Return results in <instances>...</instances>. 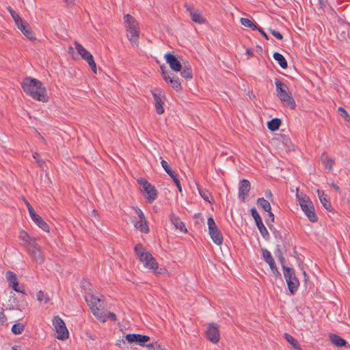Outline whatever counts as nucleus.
Returning <instances> with one entry per match:
<instances>
[{
  "instance_id": "obj_1",
  "label": "nucleus",
  "mask_w": 350,
  "mask_h": 350,
  "mask_svg": "<svg viewBox=\"0 0 350 350\" xmlns=\"http://www.w3.org/2000/svg\"><path fill=\"white\" fill-rule=\"evenodd\" d=\"M21 87L25 94L32 98L43 103L48 101L46 90L40 81L26 77L22 81Z\"/></svg>"
},
{
  "instance_id": "obj_2",
  "label": "nucleus",
  "mask_w": 350,
  "mask_h": 350,
  "mask_svg": "<svg viewBox=\"0 0 350 350\" xmlns=\"http://www.w3.org/2000/svg\"><path fill=\"white\" fill-rule=\"evenodd\" d=\"M135 252L145 268L154 271L155 273H161V271H157L159 265L155 258L144 248L142 244H137L135 247Z\"/></svg>"
},
{
  "instance_id": "obj_3",
  "label": "nucleus",
  "mask_w": 350,
  "mask_h": 350,
  "mask_svg": "<svg viewBox=\"0 0 350 350\" xmlns=\"http://www.w3.org/2000/svg\"><path fill=\"white\" fill-rule=\"evenodd\" d=\"M123 20L128 39L132 44L138 46L139 27L137 21L130 14H125Z\"/></svg>"
},
{
  "instance_id": "obj_4",
  "label": "nucleus",
  "mask_w": 350,
  "mask_h": 350,
  "mask_svg": "<svg viewBox=\"0 0 350 350\" xmlns=\"http://www.w3.org/2000/svg\"><path fill=\"white\" fill-rule=\"evenodd\" d=\"M275 84L276 95L280 100L284 106L294 109L295 107V101L291 96L287 85L278 79H275Z\"/></svg>"
},
{
  "instance_id": "obj_5",
  "label": "nucleus",
  "mask_w": 350,
  "mask_h": 350,
  "mask_svg": "<svg viewBox=\"0 0 350 350\" xmlns=\"http://www.w3.org/2000/svg\"><path fill=\"white\" fill-rule=\"evenodd\" d=\"M85 299L94 315L100 321L105 322L106 317L104 313L103 300L92 294L87 295Z\"/></svg>"
},
{
  "instance_id": "obj_6",
  "label": "nucleus",
  "mask_w": 350,
  "mask_h": 350,
  "mask_svg": "<svg viewBox=\"0 0 350 350\" xmlns=\"http://www.w3.org/2000/svg\"><path fill=\"white\" fill-rule=\"evenodd\" d=\"M284 277L288 285V288L291 295H294L299 286V282L297 278L295 271L293 269L282 266Z\"/></svg>"
},
{
  "instance_id": "obj_7",
  "label": "nucleus",
  "mask_w": 350,
  "mask_h": 350,
  "mask_svg": "<svg viewBox=\"0 0 350 350\" xmlns=\"http://www.w3.org/2000/svg\"><path fill=\"white\" fill-rule=\"evenodd\" d=\"M75 49L77 50L78 54L81 56V57L85 60L92 69V70L96 74L97 68L96 64L94 60V57L92 55L85 49L81 44L75 42Z\"/></svg>"
},
{
  "instance_id": "obj_8",
  "label": "nucleus",
  "mask_w": 350,
  "mask_h": 350,
  "mask_svg": "<svg viewBox=\"0 0 350 350\" xmlns=\"http://www.w3.org/2000/svg\"><path fill=\"white\" fill-rule=\"evenodd\" d=\"M53 325L57 333V338L65 340L68 338L69 333L64 321L58 316L53 319Z\"/></svg>"
},
{
  "instance_id": "obj_9",
  "label": "nucleus",
  "mask_w": 350,
  "mask_h": 350,
  "mask_svg": "<svg viewBox=\"0 0 350 350\" xmlns=\"http://www.w3.org/2000/svg\"><path fill=\"white\" fill-rule=\"evenodd\" d=\"M208 232L213 241L217 245H221L223 237L212 217L207 219Z\"/></svg>"
},
{
  "instance_id": "obj_10",
  "label": "nucleus",
  "mask_w": 350,
  "mask_h": 350,
  "mask_svg": "<svg viewBox=\"0 0 350 350\" xmlns=\"http://www.w3.org/2000/svg\"><path fill=\"white\" fill-rule=\"evenodd\" d=\"M137 183L143 187L144 196L147 200L149 202H153L157 196V190L154 187L144 178H139Z\"/></svg>"
},
{
  "instance_id": "obj_11",
  "label": "nucleus",
  "mask_w": 350,
  "mask_h": 350,
  "mask_svg": "<svg viewBox=\"0 0 350 350\" xmlns=\"http://www.w3.org/2000/svg\"><path fill=\"white\" fill-rule=\"evenodd\" d=\"M133 209L138 216V220L133 219L132 221L134 226L140 232L148 233L149 232V227L144 213L137 207H133Z\"/></svg>"
},
{
  "instance_id": "obj_12",
  "label": "nucleus",
  "mask_w": 350,
  "mask_h": 350,
  "mask_svg": "<svg viewBox=\"0 0 350 350\" xmlns=\"http://www.w3.org/2000/svg\"><path fill=\"white\" fill-rule=\"evenodd\" d=\"M27 251L34 262L40 265L44 262V255L43 254L42 247L38 244L32 243L31 247H27Z\"/></svg>"
},
{
  "instance_id": "obj_13",
  "label": "nucleus",
  "mask_w": 350,
  "mask_h": 350,
  "mask_svg": "<svg viewBox=\"0 0 350 350\" xmlns=\"http://www.w3.org/2000/svg\"><path fill=\"white\" fill-rule=\"evenodd\" d=\"M152 94L154 100V107L156 109V111L158 114H162L164 112L163 108V99L165 98V96L163 92L159 90H152Z\"/></svg>"
},
{
  "instance_id": "obj_14",
  "label": "nucleus",
  "mask_w": 350,
  "mask_h": 350,
  "mask_svg": "<svg viewBox=\"0 0 350 350\" xmlns=\"http://www.w3.org/2000/svg\"><path fill=\"white\" fill-rule=\"evenodd\" d=\"M207 339L213 344H217L220 340L219 327L217 324L211 323L206 331Z\"/></svg>"
},
{
  "instance_id": "obj_15",
  "label": "nucleus",
  "mask_w": 350,
  "mask_h": 350,
  "mask_svg": "<svg viewBox=\"0 0 350 350\" xmlns=\"http://www.w3.org/2000/svg\"><path fill=\"white\" fill-rule=\"evenodd\" d=\"M165 59L172 70L175 72L181 71L182 64L174 55L167 53L165 55Z\"/></svg>"
},
{
  "instance_id": "obj_16",
  "label": "nucleus",
  "mask_w": 350,
  "mask_h": 350,
  "mask_svg": "<svg viewBox=\"0 0 350 350\" xmlns=\"http://www.w3.org/2000/svg\"><path fill=\"white\" fill-rule=\"evenodd\" d=\"M250 190V183L246 179H243L240 182L239 187L238 197L242 202L245 201L248 193Z\"/></svg>"
},
{
  "instance_id": "obj_17",
  "label": "nucleus",
  "mask_w": 350,
  "mask_h": 350,
  "mask_svg": "<svg viewBox=\"0 0 350 350\" xmlns=\"http://www.w3.org/2000/svg\"><path fill=\"white\" fill-rule=\"evenodd\" d=\"M185 7L187 11L189 12V15L193 22L199 24H203L206 22V19L200 11L194 10L190 5H186Z\"/></svg>"
},
{
  "instance_id": "obj_18",
  "label": "nucleus",
  "mask_w": 350,
  "mask_h": 350,
  "mask_svg": "<svg viewBox=\"0 0 350 350\" xmlns=\"http://www.w3.org/2000/svg\"><path fill=\"white\" fill-rule=\"evenodd\" d=\"M125 338L129 342H135L141 346H144V343L150 340V338L148 336L135 334H126Z\"/></svg>"
},
{
  "instance_id": "obj_19",
  "label": "nucleus",
  "mask_w": 350,
  "mask_h": 350,
  "mask_svg": "<svg viewBox=\"0 0 350 350\" xmlns=\"http://www.w3.org/2000/svg\"><path fill=\"white\" fill-rule=\"evenodd\" d=\"M18 238L20 241H21L23 245L27 248L32 245V243H36L37 239L34 237L30 236L26 231L24 230H21L19 231Z\"/></svg>"
},
{
  "instance_id": "obj_20",
  "label": "nucleus",
  "mask_w": 350,
  "mask_h": 350,
  "mask_svg": "<svg viewBox=\"0 0 350 350\" xmlns=\"http://www.w3.org/2000/svg\"><path fill=\"white\" fill-rule=\"evenodd\" d=\"M5 277L10 287H12L16 292L23 293V290H21L18 286V284L17 277L15 273L12 271H8L5 274Z\"/></svg>"
},
{
  "instance_id": "obj_21",
  "label": "nucleus",
  "mask_w": 350,
  "mask_h": 350,
  "mask_svg": "<svg viewBox=\"0 0 350 350\" xmlns=\"http://www.w3.org/2000/svg\"><path fill=\"white\" fill-rule=\"evenodd\" d=\"M258 205L261 207L265 211L268 212L271 221L274 220V215L271 211L270 203L263 198H260L257 200Z\"/></svg>"
},
{
  "instance_id": "obj_22",
  "label": "nucleus",
  "mask_w": 350,
  "mask_h": 350,
  "mask_svg": "<svg viewBox=\"0 0 350 350\" xmlns=\"http://www.w3.org/2000/svg\"><path fill=\"white\" fill-rule=\"evenodd\" d=\"M18 29L30 40L36 39L35 34L31 30V27L25 22Z\"/></svg>"
},
{
  "instance_id": "obj_23",
  "label": "nucleus",
  "mask_w": 350,
  "mask_h": 350,
  "mask_svg": "<svg viewBox=\"0 0 350 350\" xmlns=\"http://www.w3.org/2000/svg\"><path fill=\"white\" fill-rule=\"evenodd\" d=\"M170 221L174 224L176 229L179 230L180 232L186 233L187 232L183 222L180 221L178 217L174 214L170 215Z\"/></svg>"
},
{
  "instance_id": "obj_24",
  "label": "nucleus",
  "mask_w": 350,
  "mask_h": 350,
  "mask_svg": "<svg viewBox=\"0 0 350 350\" xmlns=\"http://www.w3.org/2000/svg\"><path fill=\"white\" fill-rule=\"evenodd\" d=\"M301 210L304 212L305 215L311 222H315L317 221L318 217L315 213L313 205L307 206L306 208L302 207Z\"/></svg>"
},
{
  "instance_id": "obj_25",
  "label": "nucleus",
  "mask_w": 350,
  "mask_h": 350,
  "mask_svg": "<svg viewBox=\"0 0 350 350\" xmlns=\"http://www.w3.org/2000/svg\"><path fill=\"white\" fill-rule=\"evenodd\" d=\"M318 197L322 204L323 206L327 210L330 211L332 210V206L329 202V198L327 195L324 193L322 190L318 189L317 191Z\"/></svg>"
},
{
  "instance_id": "obj_26",
  "label": "nucleus",
  "mask_w": 350,
  "mask_h": 350,
  "mask_svg": "<svg viewBox=\"0 0 350 350\" xmlns=\"http://www.w3.org/2000/svg\"><path fill=\"white\" fill-rule=\"evenodd\" d=\"M296 196H297V200L299 202V204L301 208H302V207H305L306 208V206H307L313 205L312 202L310 200V199L309 198V197H308L305 194H302V193L299 194V189H297Z\"/></svg>"
},
{
  "instance_id": "obj_27",
  "label": "nucleus",
  "mask_w": 350,
  "mask_h": 350,
  "mask_svg": "<svg viewBox=\"0 0 350 350\" xmlns=\"http://www.w3.org/2000/svg\"><path fill=\"white\" fill-rule=\"evenodd\" d=\"M329 337L331 342L338 347H344V346H345V345L347 343V342L345 339L342 338L340 336H339L337 334H330Z\"/></svg>"
},
{
  "instance_id": "obj_28",
  "label": "nucleus",
  "mask_w": 350,
  "mask_h": 350,
  "mask_svg": "<svg viewBox=\"0 0 350 350\" xmlns=\"http://www.w3.org/2000/svg\"><path fill=\"white\" fill-rule=\"evenodd\" d=\"M31 219L42 230L45 232H49L50 228L49 225L42 219V217L39 215H36Z\"/></svg>"
},
{
  "instance_id": "obj_29",
  "label": "nucleus",
  "mask_w": 350,
  "mask_h": 350,
  "mask_svg": "<svg viewBox=\"0 0 350 350\" xmlns=\"http://www.w3.org/2000/svg\"><path fill=\"white\" fill-rule=\"evenodd\" d=\"M7 9L9 11L10 14H11L17 27H19V26H21L24 23H25V21H23L22 18L18 15V14L10 6H8Z\"/></svg>"
},
{
  "instance_id": "obj_30",
  "label": "nucleus",
  "mask_w": 350,
  "mask_h": 350,
  "mask_svg": "<svg viewBox=\"0 0 350 350\" xmlns=\"http://www.w3.org/2000/svg\"><path fill=\"white\" fill-rule=\"evenodd\" d=\"M321 161L325 168L329 170H332L334 161L332 158H329L327 154H323L321 156Z\"/></svg>"
},
{
  "instance_id": "obj_31",
  "label": "nucleus",
  "mask_w": 350,
  "mask_h": 350,
  "mask_svg": "<svg viewBox=\"0 0 350 350\" xmlns=\"http://www.w3.org/2000/svg\"><path fill=\"white\" fill-rule=\"evenodd\" d=\"M284 338L291 345L294 350H302L297 340L295 339L291 335L285 333Z\"/></svg>"
},
{
  "instance_id": "obj_32",
  "label": "nucleus",
  "mask_w": 350,
  "mask_h": 350,
  "mask_svg": "<svg viewBox=\"0 0 350 350\" xmlns=\"http://www.w3.org/2000/svg\"><path fill=\"white\" fill-rule=\"evenodd\" d=\"M273 58L275 59V61L278 62V63L279 64V65L284 69L286 68H287V62L286 61L285 58L284 57V56L278 53V52H275L273 53Z\"/></svg>"
},
{
  "instance_id": "obj_33",
  "label": "nucleus",
  "mask_w": 350,
  "mask_h": 350,
  "mask_svg": "<svg viewBox=\"0 0 350 350\" xmlns=\"http://www.w3.org/2000/svg\"><path fill=\"white\" fill-rule=\"evenodd\" d=\"M199 194L206 201L210 204L213 203V198L211 193L206 189H201L198 188Z\"/></svg>"
},
{
  "instance_id": "obj_34",
  "label": "nucleus",
  "mask_w": 350,
  "mask_h": 350,
  "mask_svg": "<svg viewBox=\"0 0 350 350\" xmlns=\"http://www.w3.org/2000/svg\"><path fill=\"white\" fill-rule=\"evenodd\" d=\"M258 230L260 231L261 235L265 239H269V234L268 230H267L266 227L264 226L262 221H258V222L256 223Z\"/></svg>"
},
{
  "instance_id": "obj_35",
  "label": "nucleus",
  "mask_w": 350,
  "mask_h": 350,
  "mask_svg": "<svg viewBox=\"0 0 350 350\" xmlns=\"http://www.w3.org/2000/svg\"><path fill=\"white\" fill-rule=\"evenodd\" d=\"M167 82L170 83L172 88L176 91H179L181 89V84L178 78L170 76Z\"/></svg>"
},
{
  "instance_id": "obj_36",
  "label": "nucleus",
  "mask_w": 350,
  "mask_h": 350,
  "mask_svg": "<svg viewBox=\"0 0 350 350\" xmlns=\"http://www.w3.org/2000/svg\"><path fill=\"white\" fill-rule=\"evenodd\" d=\"M280 120L278 118H274L271 121L268 122L267 127L271 131H275L278 130L280 126Z\"/></svg>"
},
{
  "instance_id": "obj_37",
  "label": "nucleus",
  "mask_w": 350,
  "mask_h": 350,
  "mask_svg": "<svg viewBox=\"0 0 350 350\" xmlns=\"http://www.w3.org/2000/svg\"><path fill=\"white\" fill-rule=\"evenodd\" d=\"M240 22L242 25L246 27L251 28L253 30L257 29V26L249 18H241Z\"/></svg>"
},
{
  "instance_id": "obj_38",
  "label": "nucleus",
  "mask_w": 350,
  "mask_h": 350,
  "mask_svg": "<svg viewBox=\"0 0 350 350\" xmlns=\"http://www.w3.org/2000/svg\"><path fill=\"white\" fill-rule=\"evenodd\" d=\"M180 75L186 79H191L193 77L192 71L189 66H184Z\"/></svg>"
},
{
  "instance_id": "obj_39",
  "label": "nucleus",
  "mask_w": 350,
  "mask_h": 350,
  "mask_svg": "<svg viewBox=\"0 0 350 350\" xmlns=\"http://www.w3.org/2000/svg\"><path fill=\"white\" fill-rule=\"evenodd\" d=\"M37 299L40 301H44L45 304H47L50 301V297L48 295L45 294L43 291H40L37 293Z\"/></svg>"
},
{
  "instance_id": "obj_40",
  "label": "nucleus",
  "mask_w": 350,
  "mask_h": 350,
  "mask_svg": "<svg viewBox=\"0 0 350 350\" xmlns=\"http://www.w3.org/2000/svg\"><path fill=\"white\" fill-rule=\"evenodd\" d=\"M25 329V325L22 323H15L12 327V332L14 334H21Z\"/></svg>"
},
{
  "instance_id": "obj_41",
  "label": "nucleus",
  "mask_w": 350,
  "mask_h": 350,
  "mask_svg": "<svg viewBox=\"0 0 350 350\" xmlns=\"http://www.w3.org/2000/svg\"><path fill=\"white\" fill-rule=\"evenodd\" d=\"M262 255L264 260L267 263L271 262V261L273 260V258H272L271 253L267 249L262 250Z\"/></svg>"
},
{
  "instance_id": "obj_42",
  "label": "nucleus",
  "mask_w": 350,
  "mask_h": 350,
  "mask_svg": "<svg viewBox=\"0 0 350 350\" xmlns=\"http://www.w3.org/2000/svg\"><path fill=\"white\" fill-rule=\"evenodd\" d=\"M339 115L345 118L346 121H350V116L347 113V111L342 107H339L338 109Z\"/></svg>"
},
{
  "instance_id": "obj_43",
  "label": "nucleus",
  "mask_w": 350,
  "mask_h": 350,
  "mask_svg": "<svg viewBox=\"0 0 350 350\" xmlns=\"http://www.w3.org/2000/svg\"><path fill=\"white\" fill-rule=\"evenodd\" d=\"M174 180L176 186L177 187L178 191L180 192H182V187H181V185H180V183L179 181V180L177 178V175L175 174L174 172H172V175H169Z\"/></svg>"
},
{
  "instance_id": "obj_44",
  "label": "nucleus",
  "mask_w": 350,
  "mask_h": 350,
  "mask_svg": "<svg viewBox=\"0 0 350 350\" xmlns=\"http://www.w3.org/2000/svg\"><path fill=\"white\" fill-rule=\"evenodd\" d=\"M161 163L163 168L166 172V173L168 175H172L173 171L170 169V167L169 164L167 163V162L165 160H161Z\"/></svg>"
},
{
  "instance_id": "obj_45",
  "label": "nucleus",
  "mask_w": 350,
  "mask_h": 350,
  "mask_svg": "<svg viewBox=\"0 0 350 350\" xmlns=\"http://www.w3.org/2000/svg\"><path fill=\"white\" fill-rule=\"evenodd\" d=\"M160 69L161 70V74L163 77V79L165 81H168V79H170V76L169 72L166 70V68L164 66H161Z\"/></svg>"
},
{
  "instance_id": "obj_46",
  "label": "nucleus",
  "mask_w": 350,
  "mask_h": 350,
  "mask_svg": "<svg viewBox=\"0 0 350 350\" xmlns=\"http://www.w3.org/2000/svg\"><path fill=\"white\" fill-rule=\"evenodd\" d=\"M251 214H252V217H254L256 223L258 222V221H260L262 220L260 215L258 213L256 208H253L251 209Z\"/></svg>"
},
{
  "instance_id": "obj_47",
  "label": "nucleus",
  "mask_w": 350,
  "mask_h": 350,
  "mask_svg": "<svg viewBox=\"0 0 350 350\" xmlns=\"http://www.w3.org/2000/svg\"><path fill=\"white\" fill-rule=\"evenodd\" d=\"M25 204L27 206L29 215H30L31 218L32 219L38 214L34 211L33 207L30 205V204L28 202L25 201Z\"/></svg>"
},
{
  "instance_id": "obj_48",
  "label": "nucleus",
  "mask_w": 350,
  "mask_h": 350,
  "mask_svg": "<svg viewBox=\"0 0 350 350\" xmlns=\"http://www.w3.org/2000/svg\"><path fill=\"white\" fill-rule=\"evenodd\" d=\"M104 313L106 317V321L109 319L113 321H115L116 320V316L113 312H107L104 311Z\"/></svg>"
},
{
  "instance_id": "obj_49",
  "label": "nucleus",
  "mask_w": 350,
  "mask_h": 350,
  "mask_svg": "<svg viewBox=\"0 0 350 350\" xmlns=\"http://www.w3.org/2000/svg\"><path fill=\"white\" fill-rule=\"evenodd\" d=\"M32 156H33V159L36 160V161L38 163V165L40 167H42L44 161L40 159L39 154L37 152H34Z\"/></svg>"
},
{
  "instance_id": "obj_50",
  "label": "nucleus",
  "mask_w": 350,
  "mask_h": 350,
  "mask_svg": "<svg viewBox=\"0 0 350 350\" xmlns=\"http://www.w3.org/2000/svg\"><path fill=\"white\" fill-rule=\"evenodd\" d=\"M270 32L274 37H275L278 40H282L283 38L282 35L275 30L270 29Z\"/></svg>"
},
{
  "instance_id": "obj_51",
  "label": "nucleus",
  "mask_w": 350,
  "mask_h": 350,
  "mask_svg": "<svg viewBox=\"0 0 350 350\" xmlns=\"http://www.w3.org/2000/svg\"><path fill=\"white\" fill-rule=\"evenodd\" d=\"M268 264L273 273H277L279 274V271H278V269L275 265L274 260H272L271 262H268Z\"/></svg>"
},
{
  "instance_id": "obj_52",
  "label": "nucleus",
  "mask_w": 350,
  "mask_h": 350,
  "mask_svg": "<svg viewBox=\"0 0 350 350\" xmlns=\"http://www.w3.org/2000/svg\"><path fill=\"white\" fill-rule=\"evenodd\" d=\"M266 39H268V36L267 33L262 30L260 27H257L256 29Z\"/></svg>"
},
{
  "instance_id": "obj_53",
  "label": "nucleus",
  "mask_w": 350,
  "mask_h": 350,
  "mask_svg": "<svg viewBox=\"0 0 350 350\" xmlns=\"http://www.w3.org/2000/svg\"><path fill=\"white\" fill-rule=\"evenodd\" d=\"M331 186H332V187H333V188H334V189H335L338 193H340V189L339 187H338L337 185H336L335 183H332L331 184Z\"/></svg>"
},
{
  "instance_id": "obj_54",
  "label": "nucleus",
  "mask_w": 350,
  "mask_h": 350,
  "mask_svg": "<svg viewBox=\"0 0 350 350\" xmlns=\"http://www.w3.org/2000/svg\"><path fill=\"white\" fill-rule=\"evenodd\" d=\"M157 342L147 345L146 347L149 349H154Z\"/></svg>"
},
{
  "instance_id": "obj_55",
  "label": "nucleus",
  "mask_w": 350,
  "mask_h": 350,
  "mask_svg": "<svg viewBox=\"0 0 350 350\" xmlns=\"http://www.w3.org/2000/svg\"><path fill=\"white\" fill-rule=\"evenodd\" d=\"M153 350H165V349L164 348L161 347L160 345L157 343Z\"/></svg>"
},
{
  "instance_id": "obj_56",
  "label": "nucleus",
  "mask_w": 350,
  "mask_h": 350,
  "mask_svg": "<svg viewBox=\"0 0 350 350\" xmlns=\"http://www.w3.org/2000/svg\"><path fill=\"white\" fill-rule=\"evenodd\" d=\"M246 53L247 55H249L250 56H252L253 55V51L252 49H247V51H246Z\"/></svg>"
},
{
  "instance_id": "obj_57",
  "label": "nucleus",
  "mask_w": 350,
  "mask_h": 350,
  "mask_svg": "<svg viewBox=\"0 0 350 350\" xmlns=\"http://www.w3.org/2000/svg\"><path fill=\"white\" fill-rule=\"evenodd\" d=\"M266 196L267 198H271L272 197V193H271V191L269 190V191H266Z\"/></svg>"
},
{
  "instance_id": "obj_58",
  "label": "nucleus",
  "mask_w": 350,
  "mask_h": 350,
  "mask_svg": "<svg viewBox=\"0 0 350 350\" xmlns=\"http://www.w3.org/2000/svg\"><path fill=\"white\" fill-rule=\"evenodd\" d=\"M12 350H21V349L18 346H14L12 347Z\"/></svg>"
},
{
  "instance_id": "obj_59",
  "label": "nucleus",
  "mask_w": 350,
  "mask_h": 350,
  "mask_svg": "<svg viewBox=\"0 0 350 350\" xmlns=\"http://www.w3.org/2000/svg\"><path fill=\"white\" fill-rule=\"evenodd\" d=\"M72 1L73 0H66V1L68 2V3H71V2H72Z\"/></svg>"
}]
</instances>
